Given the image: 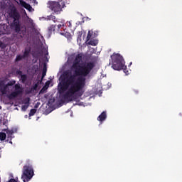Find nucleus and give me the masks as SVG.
Returning <instances> with one entry per match:
<instances>
[{
  "label": "nucleus",
  "instance_id": "4",
  "mask_svg": "<svg viewBox=\"0 0 182 182\" xmlns=\"http://www.w3.org/2000/svg\"><path fill=\"white\" fill-rule=\"evenodd\" d=\"M33 168L32 167V165H25L23 167L21 180H23V182H28L32 178V177H33Z\"/></svg>",
  "mask_w": 182,
  "mask_h": 182
},
{
  "label": "nucleus",
  "instance_id": "7",
  "mask_svg": "<svg viewBox=\"0 0 182 182\" xmlns=\"http://www.w3.org/2000/svg\"><path fill=\"white\" fill-rule=\"evenodd\" d=\"M16 81L15 80H11L7 84L5 85L4 81H0V92L2 95H6L8 93V87L14 86L16 85Z\"/></svg>",
  "mask_w": 182,
  "mask_h": 182
},
{
  "label": "nucleus",
  "instance_id": "20",
  "mask_svg": "<svg viewBox=\"0 0 182 182\" xmlns=\"http://www.w3.org/2000/svg\"><path fill=\"white\" fill-rule=\"evenodd\" d=\"M93 33V31H88L87 36V42H89L90 41V38H92V35Z\"/></svg>",
  "mask_w": 182,
  "mask_h": 182
},
{
  "label": "nucleus",
  "instance_id": "21",
  "mask_svg": "<svg viewBox=\"0 0 182 182\" xmlns=\"http://www.w3.org/2000/svg\"><path fill=\"white\" fill-rule=\"evenodd\" d=\"M35 113H36V109H31L28 114L29 117H31V116H34Z\"/></svg>",
  "mask_w": 182,
  "mask_h": 182
},
{
  "label": "nucleus",
  "instance_id": "6",
  "mask_svg": "<svg viewBox=\"0 0 182 182\" xmlns=\"http://www.w3.org/2000/svg\"><path fill=\"white\" fill-rule=\"evenodd\" d=\"M19 95H22V87H21L19 84H16L14 85V91L8 95L7 97L9 100H14V99L18 97Z\"/></svg>",
  "mask_w": 182,
  "mask_h": 182
},
{
  "label": "nucleus",
  "instance_id": "13",
  "mask_svg": "<svg viewBox=\"0 0 182 182\" xmlns=\"http://www.w3.org/2000/svg\"><path fill=\"white\" fill-rule=\"evenodd\" d=\"M29 55H31V48H26L22 56L24 59H26V58H29Z\"/></svg>",
  "mask_w": 182,
  "mask_h": 182
},
{
  "label": "nucleus",
  "instance_id": "27",
  "mask_svg": "<svg viewBox=\"0 0 182 182\" xmlns=\"http://www.w3.org/2000/svg\"><path fill=\"white\" fill-rule=\"evenodd\" d=\"M9 182H17V181L14 178H11V179L9 180Z\"/></svg>",
  "mask_w": 182,
  "mask_h": 182
},
{
  "label": "nucleus",
  "instance_id": "19",
  "mask_svg": "<svg viewBox=\"0 0 182 182\" xmlns=\"http://www.w3.org/2000/svg\"><path fill=\"white\" fill-rule=\"evenodd\" d=\"M48 21H53L54 22H56V16L50 15L48 16Z\"/></svg>",
  "mask_w": 182,
  "mask_h": 182
},
{
  "label": "nucleus",
  "instance_id": "17",
  "mask_svg": "<svg viewBox=\"0 0 182 182\" xmlns=\"http://www.w3.org/2000/svg\"><path fill=\"white\" fill-rule=\"evenodd\" d=\"M0 140L1 141L6 140V134H5V132H0Z\"/></svg>",
  "mask_w": 182,
  "mask_h": 182
},
{
  "label": "nucleus",
  "instance_id": "18",
  "mask_svg": "<svg viewBox=\"0 0 182 182\" xmlns=\"http://www.w3.org/2000/svg\"><path fill=\"white\" fill-rule=\"evenodd\" d=\"M22 59H24L23 56L21 55H18L16 57L15 62H21V60H22Z\"/></svg>",
  "mask_w": 182,
  "mask_h": 182
},
{
  "label": "nucleus",
  "instance_id": "8",
  "mask_svg": "<svg viewBox=\"0 0 182 182\" xmlns=\"http://www.w3.org/2000/svg\"><path fill=\"white\" fill-rule=\"evenodd\" d=\"M65 27V24H58V25H51L48 27V33L49 35H52V32L55 33V32H57L58 33H60V35H62L63 36H65L66 33L60 32V28L63 29Z\"/></svg>",
  "mask_w": 182,
  "mask_h": 182
},
{
  "label": "nucleus",
  "instance_id": "32",
  "mask_svg": "<svg viewBox=\"0 0 182 182\" xmlns=\"http://www.w3.org/2000/svg\"><path fill=\"white\" fill-rule=\"evenodd\" d=\"M46 85H48V82H46Z\"/></svg>",
  "mask_w": 182,
  "mask_h": 182
},
{
  "label": "nucleus",
  "instance_id": "11",
  "mask_svg": "<svg viewBox=\"0 0 182 182\" xmlns=\"http://www.w3.org/2000/svg\"><path fill=\"white\" fill-rule=\"evenodd\" d=\"M3 132H6L7 139L6 141H7V143H10V144H12V134L15 133V131L14 129H3Z\"/></svg>",
  "mask_w": 182,
  "mask_h": 182
},
{
  "label": "nucleus",
  "instance_id": "24",
  "mask_svg": "<svg viewBox=\"0 0 182 182\" xmlns=\"http://www.w3.org/2000/svg\"><path fill=\"white\" fill-rule=\"evenodd\" d=\"M7 125H8V121L4 119V121H3V126H7Z\"/></svg>",
  "mask_w": 182,
  "mask_h": 182
},
{
  "label": "nucleus",
  "instance_id": "29",
  "mask_svg": "<svg viewBox=\"0 0 182 182\" xmlns=\"http://www.w3.org/2000/svg\"><path fill=\"white\" fill-rule=\"evenodd\" d=\"M4 118H2V117H0V124H2V120Z\"/></svg>",
  "mask_w": 182,
  "mask_h": 182
},
{
  "label": "nucleus",
  "instance_id": "14",
  "mask_svg": "<svg viewBox=\"0 0 182 182\" xmlns=\"http://www.w3.org/2000/svg\"><path fill=\"white\" fill-rule=\"evenodd\" d=\"M21 6H23V8H25L26 9H27V11H32V6H31V4L26 3L24 1H21Z\"/></svg>",
  "mask_w": 182,
  "mask_h": 182
},
{
  "label": "nucleus",
  "instance_id": "16",
  "mask_svg": "<svg viewBox=\"0 0 182 182\" xmlns=\"http://www.w3.org/2000/svg\"><path fill=\"white\" fill-rule=\"evenodd\" d=\"M97 43H99V41L95 39L88 41V45H90L91 46H97Z\"/></svg>",
  "mask_w": 182,
  "mask_h": 182
},
{
  "label": "nucleus",
  "instance_id": "2",
  "mask_svg": "<svg viewBox=\"0 0 182 182\" xmlns=\"http://www.w3.org/2000/svg\"><path fill=\"white\" fill-rule=\"evenodd\" d=\"M9 15L10 18L14 19L11 24V29H13L16 33H18L21 38H23V36L26 35V27L21 26V14H19V11H18L15 6L9 9Z\"/></svg>",
  "mask_w": 182,
  "mask_h": 182
},
{
  "label": "nucleus",
  "instance_id": "30",
  "mask_svg": "<svg viewBox=\"0 0 182 182\" xmlns=\"http://www.w3.org/2000/svg\"><path fill=\"white\" fill-rule=\"evenodd\" d=\"M134 92H135V93H139V91L134 90Z\"/></svg>",
  "mask_w": 182,
  "mask_h": 182
},
{
  "label": "nucleus",
  "instance_id": "9",
  "mask_svg": "<svg viewBox=\"0 0 182 182\" xmlns=\"http://www.w3.org/2000/svg\"><path fill=\"white\" fill-rule=\"evenodd\" d=\"M82 59H83L82 54H77L75 56V58L74 59L73 62V65L71 66L72 70H75V69H76L78 66H80V63L82 62Z\"/></svg>",
  "mask_w": 182,
  "mask_h": 182
},
{
  "label": "nucleus",
  "instance_id": "31",
  "mask_svg": "<svg viewBox=\"0 0 182 182\" xmlns=\"http://www.w3.org/2000/svg\"><path fill=\"white\" fill-rule=\"evenodd\" d=\"M2 109V107L0 106V109Z\"/></svg>",
  "mask_w": 182,
  "mask_h": 182
},
{
  "label": "nucleus",
  "instance_id": "23",
  "mask_svg": "<svg viewBox=\"0 0 182 182\" xmlns=\"http://www.w3.org/2000/svg\"><path fill=\"white\" fill-rule=\"evenodd\" d=\"M42 55H43V53H42V51H39L36 54V58H41V56H42Z\"/></svg>",
  "mask_w": 182,
  "mask_h": 182
},
{
  "label": "nucleus",
  "instance_id": "25",
  "mask_svg": "<svg viewBox=\"0 0 182 182\" xmlns=\"http://www.w3.org/2000/svg\"><path fill=\"white\" fill-rule=\"evenodd\" d=\"M60 2H61V7L65 8V6H66L65 1H60Z\"/></svg>",
  "mask_w": 182,
  "mask_h": 182
},
{
  "label": "nucleus",
  "instance_id": "5",
  "mask_svg": "<svg viewBox=\"0 0 182 182\" xmlns=\"http://www.w3.org/2000/svg\"><path fill=\"white\" fill-rule=\"evenodd\" d=\"M48 8L51 11H53L55 14L57 15H59L60 12H62V6H60V4L58 1H48Z\"/></svg>",
  "mask_w": 182,
  "mask_h": 182
},
{
  "label": "nucleus",
  "instance_id": "15",
  "mask_svg": "<svg viewBox=\"0 0 182 182\" xmlns=\"http://www.w3.org/2000/svg\"><path fill=\"white\" fill-rule=\"evenodd\" d=\"M47 70H48V68L46 67V63H43V68L41 80H43V77H45L46 76Z\"/></svg>",
  "mask_w": 182,
  "mask_h": 182
},
{
  "label": "nucleus",
  "instance_id": "26",
  "mask_svg": "<svg viewBox=\"0 0 182 182\" xmlns=\"http://www.w3.org/2000/svg\"><path fill=\"white\" fill-rule=\"evenodd\" d=\"M16 73H17V75H19L20 76H22V75H23V74H22V71H21V70L16 71Z\"/></svg>",
  "mask_w": 182,
  "mask_h": 182
},
{
  "label": "nucleus",
  "instance_id": "22",
  "mask_svg": "<svg viewBox=\"0 0 182 182\" xmlns=\"http://www.w3.org/2000/svg\"><path fill=\"white\" fill-rule=\"evenodd\" d=\"M26 79H28V76H26V75H21V80L23 83H25V82H26Z\"/></svg>",
  "mask_w": 182,
  "mask_h": 182
},
{
  "label": "nucleus",
  "instance_id": "3",
  "mask_svg": "<svg viewBox=\"0 0 182 182\" xmlns=\"http://www.w3.org/2000/svg\"><path fill=\"white\" fill-rule=\"evenodd\" d=\"M112 68L114 70H124V73L127 74V67L125 65L123 56L119 53H114L111 55Z\"/></svg>",
  "mask_w": 182,
  "mask_h": 182
},
{
  "label": "nucleus",
  "instance_id": "10",
  "mask_svg": "<svg viewBox=\"0 0 182 182\" xmlns=\"http://www.w3.org/2000/svg\"><path fill=\"white\" fill-rule=\"evenodd\" d=\"M11 33V27L6 24L0 26V35H9Z\"/></svg>",
  "mask_w": 182,
  "mask_h": 182
},
{
  "label": "nucleus",
  "instance_id": "12",
  "mask_svg": "<svg viewBox=\"0 0 182 182\" xmlns=\"http://www.w3.org/2000/svg\"><path fill=\"white\" fill-rule=\"evenodd\" d=\"M106 119H107V114L106 112V111H103L100 115L97 117V120L98 122H100V124H102V123H103V122H105V120H106Z\"/></svg>",
  "mask_w": 182,
  "mask_h": 182
},
{
  "label": "nucleus",
  "instance_id": "1",
  "mask_svg": "<svg viewBox=\"0 0 182 182\" xmlns=\"http://www.w3.org/2000/svg\"><path fill=\"white\" fill-rule=\"evenodd\" d=\"M93 68H95V63L88 62L73 70L74 73L69 70L63 73L58 92L60 95H63L61 99L64 102H72L75 99V95L83 90L86 86V76L90 74Z\"/></svg>",
  "mask_w": 182,
  "mask_h": 182
},
{
  "label": "nucleus",
  "instance_id": "28",
  "mask_svg": "<svg viewBox=\"0 0 182 182\" xmlns=\"http://www.w3.org/2000/svg\"><path fill=\"white\" fill-rule=\"evenodd\" d=\"M68 26H69L70 28L72 27V23H70V21L68 22Z\"/></svg>",
  "mask_w": 182,
  "mask_h": 182
}]
</instances>
